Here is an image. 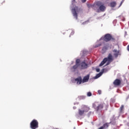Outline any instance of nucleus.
<instances>
[{"mask_svg": "<svg viewBox=\"0 0 129 129\" xmlns=\"http://www.w3.org/2000/svg\"><path fill=\"white\" fill-rule=\"evenodd\" d=\"M113 61V56H112V54L111 53H109L107 56V57H105L103 60L101 62L99 66L101 67V66H103L105 63L107 62L106 66L107 65H109L111 62Z\"/></svg>", "mask_w": 129, "mask_h": 129, "instance_id": "nucleus-1", "label": "nucleus"}, {"mask_svg": "<svg viewBox=\"0 0 129 129\" xmlns=\"http://www.w3.org/2000/svg\"><path fill=\"white\" fill-rule=\"evenodd\" d=\"M90 110V108L86 105H82L81 108L78 109V114L80 116L84 115L85 113L88 112Z\"/></svg>", "mask_w": 129, "mask_h": 129, "instance_id": "nucleus-2", "label": "nucleus"}, {"mask_svg": "<svg viewBox=\"0 0 129 129\" xmlns=\"http://www.w3.org/2000/svg\"><path fill=\"white\" fill-rule=\"evenodd\" d=\"M105 104L103 103H99V102H95L93 104V107L96 110V111H99V110H102L103 107H104Z\"/></svg>", "mask_w": 129, "mask_h": 129, "instance_id": "nucleus-3", "label": "nucleus"}, {"mask_svg": "<svg viewBox=\"0 0 129 129\" xmlns=\"http://www.w3.org/2000/svg\"><path fill=\"white\" fill-rule=\"evenodd\" d=\"M101 39L106 42H109L110 41L115 42V38L109 33L105 34L104 37L101 38Z\"/></svg>", "mask_w": 129, "mask_h": 129, "instance_id": "nucleus-4", "label": "nucleus"}, {"mask_svg": "<svg viewBox=\"0 0 129 129\" xmlns=\"http://www.w3.org/2000/svg\"><path fill=\"white\" fill-rule=\"evenodd\" d=\"M96 6L98 8L96 9L97 13H100V12H105L106 7L102 4V3L100 2H97L96 3Z\"/></svg>", "mask_w": 129, "mask_h": 129, "instance_id": "nucleus-5", "label": "nucleus"}, {"mask_svg": "<svg viewBox=\"0 0 129 129\" xmlns=\"http://www.w3.org/2000/svg\"><path fill=\"white\" fill-rule=\"evenodd\" d=\"M30 127L31 129H37L39 127V122L38 120L34 119L32 121L30 122Z\"/></svg>", "mask_w": 129, "mask_h": 129, "instance_id": "nucleus-6", "label": "nucleus"}, {"mask_svg": "<svg viewBox=\"0 0 129 129\" xmlns=\"http://www.w3.org/2000/svg\"><path fill=\"white\" fill-rule=\"evenodd\" d=\"M81 68L82 70L87 69L88 68V64L86 63L85 61H83L81 63Z\"/></svg>", "mask_w": 129, "mask_h": 129, "instance_id": "nucleus-7", "label": "nucleus"}, {"mask_svg": "<svg viewBox=\"0 0 129 129\" xmlns=\"http://www.w3.org/2000/svg\"><path fill=\"white\" fill-rule=\"evenodd\" d=\"M75 81L77 82V84L79 85L83 83L82 78L81 77H79L78 78L75 79Z\"/></svg>", "mask_w": 129, "mask_h": 129, "instance_id": "nucleus-8", "label": "nucleus"}, {"mask_svg": "<svg viewBox=\"0 0 129 129\" xmlns=\"http://www.w3.org/2000/svg\"><path fill=\"white\" fill-rule=\"evenodd\" d=\"M113 84L115 86H119L121 84V81L120 80L117 79L113 82Z\"/></svg>", "mask_w": 129, "mask_h": 129, "instance_id": "nucleus-9", "label": "nucleus"}, {"mask_svg": "<svg viewBox=\"0 0 129 129\" xmlns=\"http://www.w3.org/2000/svg\"><path fill=\"white\" fill-rule=\"evenodd\" d=\"M89 77H90V75H87L85 76L83 79V83H85V82H88L89 80Z\"/></svg>", "mask_w": 129, "mask_h": 129, "instance_id": "nucleus-10", "label": "nucleus"}, {"mask_svg": "<svg viewBox=\"0 0 129 129\" xmlns=\"http://www.w3.org/2000/svg\"><path fill=\"white\" fill-rule=\"evenodd\" d=\"M72 14L74 17V18L77 20V18H78V15H77V12H76V10L75 9V8L74 9H73L72 10Z\"/></svg>", "mask_w": 129, "mask_h": 129, "instance_id": "nucleus-11", "label": "nucleus"}, {"mask_svg": "<svg viewBox=\"0 0 129 129\" xmlns=\"http://www.w3.org/2000/svg\"><path fill=\"white\" fill-rule=\"evenodd\" d=\"M111 8H114L116 6V2H112L110 4Z\"/></svg>", "mask_w": 129, "mask_h": 129, "instance_id": "nucleus-12", "label": "nucleus"}, {"mask_svg": "<svg viewBox=\"0 0 129 129\" xmlns=\"http://www.w3.org/2000/svg\"><path fill=\"white\" fill-rule=\"evenodd\" d=\"M109 123H105L103 125L102 127L103 128H107L108 126H109Z\"/></svg>", "mask_w": 129, "mask_h": 129, "instance_id": "nucleus-13", "label": "nucleus"}, {"mask_svg": "<svg viewBox=\"0 0 129 129\" xmlns=\"http://www.w3.org/2000/svg\"><path fill=\"white\" fill-rule=\"evenodd\" d=\"M102 75V73L100 72L99 74H97L96 76L95 77V79H97V78H99L100 76Z\"/></svg>", "mask_w": 129, "mask_h": 129, "instance_id": "nucleus-14", "label": "nucleus"}, {"mask_svg": "<svg viewBox=\"0 0 129 129\" xmlns=\"http://www.w3.org/2000/svg\"><path fill=\"white\" fill-rule=\"evenodd\" d=\"M124 107V106H123V105H121V107H120V113H121V112H122Z\"/></svg>", "mask_w": 129, "mask_h": 129, "instance_id": "nucleus-15", "label": "nucleus"}, {"mask_svg": "<svg viewBox=\"0 0 129 129\" xmlns=\"http://www.w3.org/2000/svg\"><path fill=\"white\" fill-rule=\"evenodd\" d=\"M79 64H77L76 63V64L73 67V69H74L75 70H76V69H77L78 68V67H79Z\"/></svg>", "mask_w": 129, "mask_h": 129, "instance_id": "nucleus-16", "label": "nucleus"}, {"mask_svg": "<svg viewBox=\"0 0 129 129\" xmlns=\"http://www.w3.org/2000/svg\"><path fill=\"white\" fill-rule=\"evenodd\" d=\"M79 63H80V59H77L76 61V64L79 65Z\"/></svg>", "mask_w": 129, "mask_h": 129, "instance_id": "nucleus-17", "label": "nucleus"}, {"mask_svg": "<svg viewBox=\"0 0 129 129\" xmlns=\"http://www.w3.org/2000/svg\"><path fill=\"white\" fill-rule=\"evenodd\" d=\"M113 52L114 53H119V52L118 51H117V50H116V49H114L113 50Z\"/></svg>", "mask_w": 129, "mask_h": 129, "instance_id": "nucleus-18", "label": "nucleus"}, {"mask_svg": "<svg viewBox=\"0 0 129 129\" xmlns=\"http://www.w3.org/2000/svg\"><path fill=\"white\" fill-rule=\"evenodd\" d=\"M87 96L90 97V96H92V94L91 93V92H89L87 93Z\"/></svg>", "mask_w": 129, "mask_h": 129, "instance_id": "nucleus-19", "label": "nucleus"}, {"mask_svg": "<svg viewBox=\"0 0 129 129\" xmlns=\"http://www.w3.org/2000/svg\"><path fill=\"white\" fill-rule=\"evenodd\" d=\"M118 54L119 53H114V57H115V58H117V57H118Z\"/></svg>", "mask_w": 129, "mask_h": 129, "instance_id": "nucleus-20", "label": "nucleus"}, {"mask_svg": "<svg viewBox=\"0 0 129 129\" xmlns=\"http://www.w3.org/2000/svg\"><path fill=\"white\" fill-rule=\"evenodd\" d=\"M100 46H101V44H98L97 45H96L95 46V48H97L98 47H100Z\"/></svg>", "mask_w": 129, "mask_h": 129, "instance_id": "nucleus-21", "label": "nucleus"}, {"mask_svg": "<svg viewBox=\"0 0 129 129\" xmlns=\"http://www.w3.org/2000/svg\"><path fill=\"white\" fill-rule=\"evenodd\" d=\"M74 31H72L71 33V35H70V37H71V36H73V35L74 34Z\"/></svg>", "mask_w": 129, "mask_h": 129, "instance_id": "nucleus-22", "label": "nucleus"}, {"mask_svg": "<svg viewBox=\"0 0 129 129\" xmlns=\"http://www.w3.org/2000/svg\"><path fill=\"white\" fill-rule=\"evenodd\" d=\"M124 2V0H122V1H121V2L120 3V5H119V8L121 6V5H122V4H123V2Z\"/></svg>", "mask_w": 129, "mask_h": 129, "instance_id": "nucleus-23", "label": "nucleus"}, {"mask_svg": "<svg viewBox=\"0 0 129 129\" xmlns=\"http://www.w3.org/2000/svg\"><path fill=\"white\" fill-rule=\"evenodd\" d=\"M98 93L99 94H101V90H99L98 91Z\"/></svg>", "mask_w": 129, "mask_h": 129, "instance_id": "nucleus-24", "label": "nucleus"}, {"mask_svg": "<svg viewBox=\"0 0 129 129\" xmlns=\"http://www.w3.org/2000/svg\"><path fill=\"white\" fill-rule=\"evenodd\" d=\"M96 71L97 72H99V71H100V70H99V69H96Z\"/></svg>", "mask_w": 129, "mask_h": 129, "instance_id": "nucleus-25", "label": "nucleus"}, {"mask_svg": "<svg viewBox=\"0 0 129 129\" xmlns=\"http://www.w3.org/2000/svg\"><path fill=\"white\" fill-rule=\"evenodd\" d=\"M82 3H85L86 2V0H81Z\"/></svg>", "mask_w": 129, "mask_h": 129, "instance_id": "nucleus-26", "label": "nucleus"}, {"mask_svg": "<svg viewBox=\"0 0 129 129\" xmlns=\"http://www.w3.org/2000/svg\"><path fill=\"white\" fill-rule=\"evenodd\" d=\"M127 49L128 51H129V45L127 46Z\"/></svg>", "mask_w": 129, "mask_h": 129, "instance_id": "nucleus-27", "label": "nucleus"}]
</instances>
